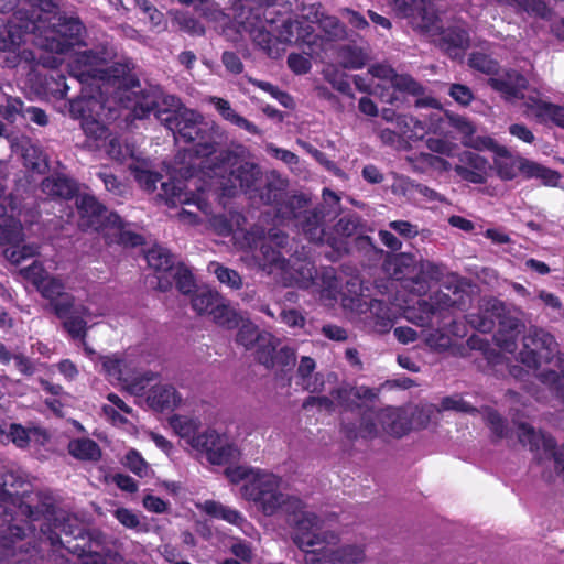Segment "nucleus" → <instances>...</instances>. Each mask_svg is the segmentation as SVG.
Segmentation results:
<instances>
[{
  "instance_id": "obj_1",
  "label": "nucleus",
  "mask_w": 564,
  "mask_h": 564,
  "mask_svg": "<svg viewBox=\"0 0 564 564\" xmlns=\"http://www.w3.org/2000/svg\"><path fill=\"white\" fill-rule=\"evenodd\" d=\"M107 61L101 50L78 52L68 63L70 77L80 85V96L65 107L68 115L80 121V127L91 148L104 149L107 155L122 161L128 152L119 139L109 133L107 122L115 120L118 109L112 102L130 109L133 117L143 119L151 112L172 132L176 142L197 141V153L214 150L217 127L206 121L196 110L186 108L174 95H165L160 86L141 88L133 73L134 63L123 58L104 68Z\"/></svg>"
},
{
  "instance_id": "obj_2",
  "label": "nucleus",
  "mask_w": 564,
  "mask_h": 564,
  "mask_svg": "<svg viewBox=\"0 0 564 564\" xmlns=\"http://www.w3.org/2000/svg\"><path fill=\"white\" fill-rule=\"evenodd\" d=\"M217 127L214 150L206 154L197 153V141L193 143V152L197 158H203L199 163L200 173L204 178V185L197 187L198 193L186 192L181 181L163 182L160 194L166 205L174 207L176 205H195L202 213L208 215L210 205L205 197V193L209 191L221 189L224 195H235L237 188L245 193H259L260 199L267 205H280L282 199V180L276 172H271L267 176L264 187L260 186L261 171L260 167L251 162L240 163L234 169L235 163L228 153H220L215 158H209L216 153V145L220 139V128Z\"/></svg>"
},
{
  "instance_id": "obj_3",
  "label": "nucleus",
  "mask_w": 564,
  "mask_h": 564,
  "mask_svg": "<svg viewBox=\"0 0 564 564\" xmlns=\"http://www.w3.org/2000/svg\"><path fill=\"white\" fill-rule=\"evenodd\" d=\"M15 19L19 23L10 24L6 32L0 33V52L10 54L6 58L9 67L36 61L34 53L23 47L28 43L47 52L64 54L80 43L85 31L78 18L57 14L52 0H30V9L20 8Z\"/></svg>"
},
{
  "instance_id": "obj_4",
  "label": "nucleus",
  "mask_w": 564,
  "mask_h": 564,
  "mask_svg": "<svg viewBox=\"0 0 564 564\" xmlns=\"http://www.w3.org/2000/svg\"><path fill=\"white\" fill-rule=\"evenodd\" d=\"M323 524L319 517L311 512H303L295 521L293 541L305 553L306 564H358L365 560V550L359 545L332 549L339 536L324 530Z\"/></svg>"
},
{
  "instance_id": "obj_5",
  "label": "nucleus",
  "mask_w": 564,
  "mask_h": 564,
  "mask_svg": "<svg viewBox=\"0 0 564 564\" xmlns=\"http://www.w3.org/2000/svg\"><path fill=\"white\" fill-rule=\"evenodd\" d=\"M20 273L48 301L53 313L63 321L64 328L73 338L85 337V318L90 317V311L85 305H76L75 296L66 292L65 282L61 278L50 274L39 261L22 268Z\"/></svg>"
},
{
  "instance_id": "obj_6",
  "label": "nucleus",
  "mask_w": 564,
  "mask_h": 564,
  "mask_svg": "<svg viewBox=\"0 0 564 564\" xmlns=\"http://www.w3.org/2000/svg\"><path fill=\"white\" fill-rule=\"evenodd\" d=\"M274 0H236L235 20L240 31L271 58L281 56L282 15L272 6Z\"/></svg>"
},
{
  "instance_id": "obj_7",
  "label": "nucleus",
  "mask_w": 564,
  "mask_h": 564,
  "mask_svg": "<svg viewBox=\"0 0 564 564\" xmlns=\"http://www.w3.org/2000/svg\"><path fill=\"white\" fill-rule=\"evenodd\" d=\"M21 512L26 514L31 522L41 521V535L53 547H65L82 556L84 547L79 544L66 545L70 540L64 541L62 535L73 540L84 539V528L78 518L63 509L56 508L51 501H43L40 506L21 505Z\"/></svg>"
},
{
  "instance_id": "obj_8",
  "label": "nucleus",
  "mask_w": 564,
  "mask_h": 564,
  "mask_svg": "<svg viewBox=\"0 0 564 564\" xmlns=\"http://www.w3.org/2000/svg\"><path fill=\"white\" fill-rule=\"evenodd\" d=\"M227 475L231 482L241 484V497L264 516H273L282 508L281 478L278 475L246 466L228 470Z\"/></svg>"
},
{
  "instance_id": "obj_9",
  "label": "nucleus",
  "mask_w": 564,
  "mask_h": 564,
  "mask_svg": "<svg viewBox=\"0 0 564 564\" xmlns=\"http://www.w3.org/2000/svg\"><path fill=\"white\" fill-rule=\"evenodd\" d=\"M237 245L245 251L241 260L249 268H257L271 275L282 271V236L275 229L268 234L259 227H252L235 236Z\"/></svg>"
},
{
  "instance_id": "obj_10",
  "label": "nucleus",
  "mask_w": 564,
  "mask_h": 564,
  "mask_svg": "<svg viewBox=\"0 0 564 564\" xmlns=\"http://www.w3.org/2000/svg\"><path fill=\"white\" fill-rule=\"evenodd\" d=\"M76 205L80 215V226L101 231L107 228L118 231L117 242L123 246L137 247L143 243L141 235L123 229V220L112 212H109L93 195L84 194L77 197Z\"/></svg>"
},
{
  "instance_id": "obj_11",
  "label": "nucleus",
  "mask_w": 564,
  "mask_h": 564,
  "mask_svg": "<svg viewBox=\"0 0 564 564\" xmlns=\"http://www.w3.org/2000/svg\"><path fill=\"white\" fill-rule=\"evenodd\" d=\"M383 269L394 280L413 282L417 292H424L427 288L426 273L431 279L438 274L436 265L427 262L417 267L415 256L405 252L388 256Z\"/></svg>"
},
{
  "instance_id": "obj_12",
  "label": "nucleus",
  "mask_w": 564,
  "mask_h": 564,
  "mask_svg": "<svg viewBox=\"0 0 564 564\" xmlns=\"http://www.w3.org/2000/svg\"><path fill=\"white\" fill-rule=\"evenodd\" d=\"M557 354L558 344L555 337L542 328L534 327L523 337L519 359L528 368L538 370L542 364L552 362Z\"/></svg>"
},
{
  "instance_id": "obj_13",
  "label": "nucleus",
  "mask_w": 564,
  "mask_h": 564,
  "mask_svg": "<svg viewBox=\"0 0 564 564\" xmlns=\"http://www.w3.org/2000/svg\"><path fill=\"white\" fill-rule=\"evenodd\" d=\"M101 366L110 381L120 383L127 392L139 398L142 397L145 388L159 377L153 371H145L142 375L134 376L130 364L116 355L102 357Z\"/></svg>"
},
{
  "instance_id": "obj_14",
  "label": "nucleus",
  "mask_w": 564,
  "mask_h": 564,
  "mask_svg": "<svg viewBox=\"0 0 564 564\" xmlns=\"http://www.w3.org/2000/svg\"><path fill=\"white\" fill-rule=\"evenodd\" d=\"M358 410L360 414V422H341L340 432L350 442H355L358 438L366 441L373 440L378 436L377 421L382 416L388 419L391 417L392 409H379L377 410L372 405L360 404L357 402L347 403L345 411L354 412Z\"/></svg>"
},
{
  "instance_id": "obj_15",
  "label": "nucleus",
  "mask_w": 564,
  "mask_h": 564,
  "mask_svg": "<svg viewBox=\"0 0 564 564\" xmlns=\"http://www.w3.org/2000/svg\"><path fill=\"white\" fill-rule=\"evenodd\" d=\"M373 75L379 78L389 79L394 90L416 97L415 108H440V102L432 96H425L426 88L409 74H398L394 68L388 65L373 67Z\"/></svg>"
},
{
  "instance_id": "obj_16",
  "label": "nucleus",
  "mask_w": 564,
  "mask_h": 564,
  "mask_svg": "<svg viewBox=\"0 0 564 564\" xmlns=\"http://www.w3.org/2000/svg\"><path fill=\"white\" fill-rule=\"evenodd\" d=\"M237 343L247 349L256 348L258 361L267 368L274 366L276 345L270 333L259 332L258 327L250 322L242 323L237 334Z\"/></svg>"
},
{
  "instance_id": "obj_17",
  "label": "nucleus",
  "mask_w": 564,
  "mask_h": 564,
  "mask_svg": "<svg viewBox=\"0 0 564 564\" xmlns=\"http://www.w3.org/2000/svg\"><path fill=\"white\" fill-rule=\"evenodd\" d=\"M23 229L19 223L6 221L0 224V245L7 246L4 257L13 264L33 258L39 253V246L34 243L21 245Z\"/></svg>"
},
{
  "instance_id": "obj_18",
  "label": "nucleus",
  "mask_w": 564,
  "mask_h": 564,
  "mask_svg": "<svg viewBox=\"0 0 564 564\" xmlns=\"http://www.w3.org/2000/svg\"><path fill=\"white\" fill-rule=\"evenodd\" d=\"M494 314L498 326L495 340L501 349L511 352L517 347L518 336L524 325L519 318L510 315L505 304L497 300L494 301Z\"/></svg>"
},
{
  "instance_id": "obj_19",
  "label": "nucleus",
  "mask_w": 564,
  "mask_h": 564,
  "mask_svg": "<svg viewBox=\"0 0 564 564\" xmlns=\"http://www.w3.org/2000/svg\"><path fill=\"white\" fill-rule=\"evenodd\" d=\"M487 83L507 101L523 99L529 86L527 77L513 68L499 70L498 75L489 77Z\"/></svg>"
},
{
  "instance_id": "obj_20",
  "label": "nucleus",
  "mask_w": 564,
  "mask_h": 564,
  "mask_svg": "<svg viewBox=\"0 0 564 564\" xmlns=\"http://www.w3.org/2000/svg\"><path fill=\"white\" fill-rule=\"evenodd\" d=\"M135 403L163 412L172 411L181 403V395L171 384L158 383L145 388L142 397H134Z\"/></svg>"
},
{
  "instance_id": "obj_21",
  "label": "nucleus",
  "mask_w": 564,
  "mask_h": 564,
  "mask_svg": "<svg viewBox=\"0 0 564 564\" xmlns=\"http://www.w3.org/2000/svg\"><path fill=\"white\" fill-rule=\"evenodd\" d=\"M197 508L205 514L223 520L237 527L243 534L251 536L254 528L239 510L231 508L216 500H205L197 505Z\"/></svg>"
},
{
  "instance_id": "obj_22",
  "label": "nucleus",
  "mask_w": 564,
  "mask_h": 564,
  "mask_svg": "<svg viewBox=\"0 0 564 564\" xmlns=\"http://www.w3.org/2000/svg\"><path fill=\"white\" fill-rule=\"evenodd\" d=\"M9 144L11 152L23 160L26 169L34 172H43L46 167V160L42 151L24 135H10L3 140Z\"/></svg>"
},
{
  "instance_id": "obj_23",
  "label": "nucleus",
  "mask_w": 564,
  "mask_h": 564,
  "mask_svg": "<svg viewBox=\"0 0 564 564\" xmlns=\"http://www.w3.org/2000/svg\"><path fill=\"white\" fill-rule=\"evenodd\" d=\"M326 216V206L317 204L311 210L295 215V226L302 231L305 238L312 242H323L324 223Z\"/></svg>"
},
{
  "instance_id": "obj_24",
  "label": "nucleus",
  "mask_w": 564,
  "mask_h": 564,
  "mask_svg": "<svg viewBox=\"0 0 564 564\" xmlns=\"http://www.w3.org/2000/svg\"><path fill=\"white\" fill-rule=\"evenodd\" d=\"M470 45L469 32L459 25L442 29L438 47L452 59H462Z\"/></svg>"
},
{
  "instance_id": "obj_25",
  "label": "nucleus",
  "mask_w": 564,
  "mask_h": 564,
  "mask_svg": "<svg viewBox=\"0 0 564 564\" xmlns=\"http://www.w3.org/2000/svg\"><path fill=\"white\" fill-rule=\"evenodd\" d=\"M316 268L314 263L304 258H284V286L295 284L302 289H308L315 279Z\"/></svg>"
},
{
  "instance_id": "obj_26",
  "label": "nucleus",
  "mask_w": 564,
  "mask_h": 564,
  "mask_svg": "<svg viewBox=\"0 0 564 564\" xmlns=\"http://www.w3.org/2000/svg\"><path fill=\"white\" fill-rule=\"evenodd\" d=\"M462 164L454 166L455 173L464 181L473 184H485L487 181L488 160L478 153L465 151L460 155Z\"/></svg>"
},
{
  "instance_id": "obj_27",
  "label": "nucleus",
  "mask_w": 564,
  "mask_h": 564,
  "mask_svg": "<svg viewBox=\"0 0 564 564\" xmlns=\"http://www.w3.org/2000/svg\"><path fill=\"white\" fill-rule=\"evenodd\" d=\"M50 440L46 429L37 425L23 426L12 423L9 425L6 443H13L19 448H26L30 445L44 446Z\"/></svg>"
},
{
  "instance_id": "obj_28",
  "label": "nucleus",
  "mask_w": 564,
  "mask_h": 564,
  "mask_svg": "<svg viewBox=\"0 0 564 564\" xmlns=\"http://www.w3.org/2000/svg\"><path fill=\"white\" fill-rule=\"evenodd\" d=\"M26 539V531L19 525L0 523V561L13 556L17 553L29 552L31 542H23Z\"/></svg>"
},
{
  "instance_id": "obj_29",
  "label": "nucleus",
  "mask_w": 564,
  "mask_h": 564,
  "mask_svg": "<svg viewBox=\"0 0 564 564\" xmlns=\"http://www.w3.org/2000/svg\"><path fill=\"white\" fill-rule=\"evenodd\" d=\"M524 107L533 115L536 122L552 123L564 129V106L530 96Z\"/></svg>"
},
{
  "instance_id": "obj_30",
  "label": "nucleus",
  "mask_w": 564,
  "mask_h": 564,
  "mask_svg": "<svg viewBox=\"0 0 564 564\" xmlns=\"http://www.w3.org/2000/svg\"><path fill=\"white\" fill-rule=\"evenodd\" d=\"M318 41L323 39L315 33V28L311 20L303 19V21H292L291 18L284 19V44L285 43H301L310 47L318 45Z\"/></svg>"
},
{
  "instance_id": "obj_31",
  "label": "nucleus",
  "mask_w": 564,
  "mask_h": 564,
  "mask_svg": "<svg viewBox=\"0 0 564 564\" xmlns=\"http://www.w3.org/2000/svg\"><path fill=\"white\" fill-rule=\"evenodd\" d=\"M145 260L152 269L162 272V275L158 276L159 290L167 291L172 286V281L166 274L175 267L171 252L166 248L155 246L147 251Z\"/></svg>"
},
{
  "instance_id": "obj_32",
  "label": "nucleus",
  "mask_w": 564,
  "mask_h": 564,
  "mask_svg": "<svg viewBox=\"0 0 564 564\" xmlns=\"http://www.w3.org/2000/svg\"><path fill=\"white\" fill-rule=\"evenodd\" d=\"M41 189L53 199H70L76 195L78 187L73 178L57 173L45 177L41 183Z\"/></svg>"
},
{
  "instance_id": "obj_33",
  "label": "nucleus",
  "mask_w": 564,
  "mask_h": 564,
  "mask_svg": "<svg viewBox=\"0 0 564 564\" xmlns=\"http://www.w3.org/2000/svg\"><path fill=\"white\" fill-rule=\"evenodd\" d=\"M519 174L525 180H540L546 186H555L560 181V174L556 171L524 156L519 161Z\"/></svg>"
},
{
  "instance_id": "obj_34",
  "label": "nucleus",
  "mask_w": 564,
  "mask_h": 564,
  "mask_svg": "<svg viewBox=\"0 0 564 564\" xmlns=\"http://www.w3.org/2000/svg\"><path fill=\"white\" fill-rule=\"evenodd\" d=\"M319 3H311L310 11L305 14V19L312 23H318L319 28L325 32L327 41L339 39L344 33L340 21L335 17L324 15L319 12Z\"/></svg>"
},
{
  "instance_id": "obj_35",
  "label": "nucleus",
  "mask_w": 564,
  "mask_h": 564,
  "mask_svg": "<svg viewBox=\"0 0 564 564\" xmlns=\"http://www.w3.org/2000/svg\"><path fill=\"white\" fill-rule=\"evenodd\" d=\"M207 460L213 465H226L239 458V451L235 444L229 442L226 434L219 433V441L208 447Z\"/></svg>"
},
{
  "instance_id": "obj_36",
  "label": "nucleus",
  "mask_w": 564,
  "mask_h": 564,
  "mask_svg": "<svg viewBox=\"0 0 564 564\" xmlns=\"http://www.w3.org/2000/svg\"><path fill=\"white\" fill-rule=\"evenodd\" d=\"M170 425L182 440L189 446L195 442V438L200 434L202 422L198 417L188 415H173L170 419Z\"/></svg>"
},
{
  "instance_id": "obj_37",
  "label": "nucleus",
  "mask_w": 564,
  "mask_h": 564,
  "mask_svg": "<svg viewBox=\"0 0 564 564\" xmlns=\"http://www.w3.org/2000/svg\"><path fill=\"white\" fill-rule=\"evenodd\" d=\"M498 150L499 154L494 159L498 177L502 181L514 180L519 174L521 155H513L507 147Z\"/></svg>"
},
{
  "instance_id": "obj_38",
  "label": "nucleus",
  "mask_w": 564,
  "mask_h": 564,
  "mask_svg": "<svg viewBox=\"0 0 564 564\" xmlns=\"http://www.w3.org/2000/svg\"><path fill=\"white\" fill-rule=\"evenodd\" d=\"M340 302L344 308L362 312V307L367 305L364 294L362 284L357 278H352L346 282L340 292Z\"/></svg>"
},
{
  "instance_id": "obj_39",
  "label": "nucleus",
  "mask_w": 564,
  "mask_h": 564,
  "mask_svg": "<svg viewBox=\"0 0 564 564\" xmlns=\"http://www.w3.org/2000/svg\"><path fill=\"white\" fill-rule=\"evenodd\" d=\"M499 4L516 8L517 12H525L541 20H550L551 10L544 0H497Z\"/></svg>"
},
{
  "instance_id": "obj_40",
  "label": "nucleus",
  "mask_w": 564,
  "mask_h": 564,
  "mask_svg": "<svg viewBox=\"0 0 564 564\" xmlns=\"http://www.w3.org/2000/svg\"><path fill=\"white\" fill-rule=\"evenodd\" d=\"M129 169L134 180L142 188L148 192H152L156 188V183L161 180V175L152 170L149 161H137L131 164Z\"/></svg>"
},
{
  "instance_id": "obj_41",
  "label": "nucleus",
  "mask_w": 564,
  "mask_h": 564,
  "mask_svg": "<svg viewBox=\"0 0 564 564\" xmlns=\"http://www.w3.org/2000/svg\"><path fill=\"white\" fill-rule=\"evenodd\" d=\"M69 453L78 459L96 462L101 457L99 445L90 438H77L69 443Z\"/></svg>"
},
{
  "instance_id": "obj_42",
  "label": "nucleus",
  "mask_w": 564,
  "mask_h": 564,
  "mask_svg": "<svg viewBox=\"0 0 564 564\" xmlns=\"http://www.w3.org/2000/svg\"><path fill=\"white\" fill-rule=\"evenodd\" d=\"M221 297L223 296L216 291L210 289H200L192 297V307L199 315H210L212 311L216 305H218Z\"/></svg>"
},
{
  "instance_id": "obj_43",
  "label": "nucleus",
  "mask_w": 564,
  "mask_h": 564,
  "mask_svg": "<svg viewBox=\"0 0 564 564\" xmlns=\"http://www.w3.org/2000/svg\"><path fill=\"white\" fill-rule=\"evenodd\" d=\"M468 65L470 68L495 77L501 70L499 62L492 58L490 55L482 52H473L468 58Z\"/></svg>"
},
{
  "instance_id": "obj_44",
  "label": "nucleus",
  "mask_w": 564,
  "mask_h": 564,
  "mask_svg": "<svg viewBox=\"0 0 564 564\" xmlns=\"http://www.w3.org/2000/svg\"><path fill=\"white\" fill-rule=\"evenodd\" d=\"M468 324L476 330L487 334L495 329L496 317L494 314V302L489 307L479 311L478 313H470L466 316Z\"/></svg>"
},
{
  "instance_id": "obj_45",
  "label": "nucleus",
  "mask_w": 564,
  "mask_h": 564,
  "mask_svg": "<svg viewBox=\"0 0 564 564\" xmlns=\"http://www.w3.org/2000/svg\"><path fill=\"white\" fill-rule=\"evenodd\" d=\"M335 399L339 402V404L345 409L347 403H351L349 400L350 395L358 400L373 401L378 398V391L373 388H369L366 386L355 387L351 390L347 389H336L333 392Z\"/></svg>"
},
{
  "instance_id": "obj_46",
  "label": "nucleus",
  "mask_w": 564,
  "mask_h": 564,
  "mask_svg": "<svg viewBox=\"0 0 564 564\" xmlns=\"http://www.w3.org/2000/svg\"><path fill=\"white\" fill-rule=\"evenodd\" d=\"M210 316L216 324L229 329L238 326L240 319L236 311L229 306L224 297L220 299L218 305L212 311Z\"/></svg>"
},
{
  "instance_id": "obj_47",
  "label": "nucleus",
  "mask_w": 564,
  "mask_h": 564,
  "mask_svg": "<svg viewBox=\"0 0 564 564\" xmlns=\"http://www.w3.org/2000/svg\"><path fill=\"white\" fill-rule=\"evenodd\" d=\"M536 377L556 399L564 403V369L561 372L555 370L542 371Z\"/></svg>"
},
{
  "instance_id": "obj_48",
  "label": "nucleus",
  "mask_w": 564,
  "mask_h": 564,
  "mask_svg": "<svg viewBox=\"0 0 564 564\" xmlns=\"http://www.w3.org/2000/svg\"><path fill=\"white\" fill-rule=\"evenodd\" d=\"M166 275L169 279L173 278L177 290L183 294L191 293L196 286L192 272L182 264L174 267Z\"/></svg>"
},
{
  "instance_id": "obj_49",
  "label": "nucleus",
  "mask_w": 564,
  "mask_h": 564,
  "mask_svg": "<svg viewBox=\"0 0 564 564\" xmlns=\"http://www.w3.org/2000/svg\"><path fill=\"white\" fill-rule=\"evenodd\" d=\"M208 270L217 276L220 283L226 284L231 289L238 290L242 286V279L240 274L232 269L224 267L217 262H210Z\"/></svg>"
},
{
  "instance_id": "obj_50",
  "label": "nucleus",
  "mask_w": 564,
  "mask_h": 564,
  "mask_svg": "<svg viewBox=\"0 0 564 564\" xmlns=\"http://www.w3.org/2000/svg\"><path fill=\"white\" fill-rule=\"evenodd\" d=\"M123 465L133 474L141 478L150 477L152 474V469L149 464L144 460L141 454L135 449H130L127 452Z\"/></svg>"
},
{
  "instance_id": "obj_51",
  "label": "nucleus",
  "mask_w": 564,
  "mask_h": 564,
  "mask_svg": "<svg viewBox=\"0 0 564 564\" xmlns=\"http://www.w3.org/2000/svg\"><path fill=\"white\" fill-rule=\"evenodd\" d=\"M315 360L311 357H302L300 365L297 367V375L301 378V384L304 389L308 390L310 392H317L322 390V387L324 384V381L322 380L319 384L316 382L311 384V376L315 369Z\"/></svg>"
},
{
  "instance_id": "obj_52",
  "label": "nucleus",
  "mask_w": 564,
  "mask_h": 564,
  "mask_svg": "<svg viewBox=\"0 0 564 564\" xmlns=\"http://www.w3.org/2000/svg\"><path fill=\"white\" fill-rule=\"evenodd\" d=\"M174 22L181 31L192 36H202L205 34L204 25L187 12L175 13Z\"/></svg>"
},
{
  "instance_id": "obj_53",
  "label": "nucleus",
  "mask_w": 564,
  "mask_h": 564,
  "mask_svg": "<svg viewBox=\"0 0 564 564\" xmlns=\"http://www.w3.org/2000/svg\"><path fill=\"white\" fill-rule=\"evenodd\" d=\"M417 11V18L420 19L419 26L431 32L438 28L440 18L432 6H427L425 2H421L420 6H415Z\"/></svg>"
},
{
  "instance_id": "obj_54",
  "label": "nucleus",
  "mask_w": 564,
  "mask_h": 564,
  "mask_svg": "<svg viewBox=\"0 0 564 564\" xmlns=\"http://www.w3.org/2000/svg\"><path fill=\"white\" fill-rule=\"evenodd\" d=\"M310 204L311 198L303 193L292 195L288 199H284V219H295L296 214L303 213L304 210H310Z\"/></svg>"
},
{
  "instance_id": "obj_55",
  "label": "nucleus",
  "mask_w": 564,
  "mask_h": 564,
  "mask_svg": "<svg viewBox=\"0 0 564 564\" xmlns=\"http://www.w3.org/2000/svg\"><path fill=\"white\" fill-rule=\"evenodd\" d=\"M541 434H538L532 425L521 422L518 425V440L523 446H529L531 451H538L541 444Z\"/></svg>"
},
{
  "instance_id": "obj_56",
  "label": "nucleus",
  "mask_w": 564,
  "mask_h": 564,
  "mask_svg": "<svg viewBox=\"0 0 564 564\" xmlns=\"http://www.w3.org/2000/svg\"><path fill=\"white\" fill-rule=\"evenodd\" d=\"M6 102L0 104V116L9 122H14L19 116H23V102L19 98L6 96Z\"/></svg>"
},
{
  "instance_id": "obj_57",
  "label": "nucleus",
  "mask_w": 564,
  "mask_h": 564,
  "mask_svg": "<svg viewBox=\"0 0 564 564\" xmlns=\"http://www.w3.org/2000/svg\"><path fill=\"white\" fill-rule=\"evenodd\" d=\"M217 441H219V433L214 429H207L198 434V437L195 438V442L191 447L197 453L206 456L208 447H213V444Z\"/></svg>"
},
{
  "instance_id": "obj_58",
  "label": "nucleus",
  "mask_w": 564,
  "mask_h": 564,
  "mask_svg": "<svg viewBox=\"0 0 564 564\" xmlns=\"http://www.w3.org/2000/svg\"><path fill=\"white\" fill-rule=\"evenodd\" d=\"M486 423L497 438L501 440L508 436L507 421L498 411L489 410L486 415Z\"/></svg>"
},
{
  "instance_id": "obj_59",
  "label": "nucleus",
  "mask_w": 564,
  "mask_h": 564,
  "mask_svg": "<svg viewBox=\"0 0 564 564\" xmlns=\"http://www.w3.org/2000/svg\"><path fill=\"white\" fill-rule=\"evenodd\" d=\"M221 118L226 121H229L230 123L246 130L247 132L251 134H259L260 131L257 128L256 124L247 120L245 117L238 115L231 106L226 110L224 113L220 115Z\"/></svg>"
},
{
  "instance_id": "obj_60",
  "label": "nucleus",
  "mask_w": 564,
  "mask_h": 564,
  "mask_svg": "<svg viewBox=\"0 0 564 564\" xmlns=\"http://www.w3.org/2000/svg\"><path fill=\"white\" fill-rule=\"evenodd\" d=\"M441 406L445 411H457L463 413H474L477 412L476 408L470 405L460 397H445L441 401Z\"/></svg>"
},
{
  "instance_id": "obj_61",
  "label": "nucleus",
  "mask_w": 564,
  "mask_h": 564,
  "mask_svg": "<svg viewBox=\"0 0 564 564\" xmlns=\"http://www.w3.org/2000/svg\"><path fill=\"white\" fill-rule=\"evenodd\" d=\"M288 66L296 75H304L311 70L312 63L308 56L297 53H291L288 56Z\"/></svg>"
},
{
  "instance_id": "obj_62",
  "label": "nucleus",
  "mask_w": 564,
  "mask_h": 564,
  "mask_svg": "<svg viewBox=\"0 0 564 564\" xmlns=\"http://www.w3.org/2000/svg\"><path fill=\"white\" fill-rule=\"evenodd\" d=\"M360 226V219L357 216H344L335 225V230L344 237H351L357 234Z\"/></svg>"
},
{
  "instance_id": "obj_63",
  "label": "nucleus",
  "mask_w": 564,
  "mask_h": 564,
  "mask_svg": "<svg viewBox=\"0 0 564 564\" xmlns=\"http://www.w3.org/2000/svg\"><path fill=\"white\" fill-rule=\"evenodd\" d=\"M448 95L462 106H468L474 99L471 89L463 84H452Z\"/></svg>"
},
{
  "instance_id": "obj_64",
  "label": "nucleus",
  "mask_w": 564,
  "mask_h": 564,
  "mask_svg": "<svg viewBox=\"0 0 564 564\" xmlns=\"http://www.w3.org/2000/svg\"><path fill=\"white\" fill-rule=\"evenodd\" d=\"M231 554L236 557V560L251 563L253 560V550L250 543L236 539L230 546Z\"/></svg>"
}]
</instances>
